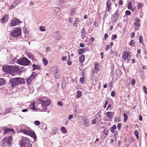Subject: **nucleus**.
<instances>
[{
  "mask_svg": "<svg viewBox=\"0 0 147 147\" xmlns=\"http://www.w3.org/2000/svg\"><path fill=\"white\" fill-rule=\"evenodd\" d=\"M25 82L24 79L17 77L11 79L9 81V84L11 86L12 88H15L20 84H24Z\"/></svg>",
  "mask_w": 147,
  "mask_h": 147,
  "instance_id": "1",
  "label": "nucleus"
},
{
  "mask_svg": "<svg viewBox=\"0 0 147 147\" xmlns=\"http://www.w3.org/2000/svg\"><path fill=\"white\" fill-rule=\"evenodd\" d=\"M16 69V66L9 65H3L2 67V70L10 74L17 71Z\"/></svg>",
  "mask_w": 147,
  "mask_h": 147,
  "instance_id": "2",
  "label": "nucleus"
},
{
  "mask_svg": "<svg viewBox=\"0 0 147 147\" xmlns=\"http://www.w3.org/2000/svg\"><path fill=\"white\" fill-rule=\"evenodd\" d=\"M38 101L40 102L38 105H41L42 107V111H45L47 108V107L51 104L50 100L47 99L45 101H44L41 98H38Z\"/></svg>",
  "mask_w": 147,
  "mask_h": 147,
  "instance_id": "3",
  "label": "nucleus"
},
{
  "mask_svg": "<svg viewBox=\"0 0 147 147\" xmlns=\"http://www.w3.org/2000/svg\"><path fill=\"white\" fill-rule=\"evenodd\" d=\"M20 145L21 147H32L29 140L26 137L22 138Z\"/></svg>",
  "mask_w": 147,
  "mask_h": 147,
  "instance_id": "4",
  "label": "nucleus"
},
{
  "mask_svg": "<svg viewBox=\"0 0 147 147\" xmlns=\"http://www.w3.org/2000/svg\"><path fill=\"white\" fill-rule=\"evenodd\" d=\"M10 34L14 37L18 38L22 34L21 28L18 27L14 28Z\"/></svg>",
  "mask_w": 147,
  "mask_h": 147,
  "instance_id": "5",
  "label": "nucleus"
},
{
  "mask_svg": "<svg viewBox=\"0 0 147 147\" xmlns=\"http://www.w3.org/2000/svg\"><path fill=\"white\" fill-rule=\"evenodd\" d=\"M17 63L20 65L28 66L29 65L30 61L26 57H24L17 60Z\"/></svg>",
  "mask_w": 147,
  "mask_h": 147,
  "instance_id": "6",
  "label": "nucleus"
},
{
  "mask_svg": "<svg viewBox=\"0 0 147 147\" xmlns=\"http://www.w3.org/2000/svg\"><path fill=\"white\" fill-rule=\"evenodd\" d=\"M20 131L24 134L30 136L34 139L36 138V136L35 133L34 132H32L31 130L28 129L27 128H24V129H21Z\"/></svg>",
  "mask_w": 147,
  "mask_h": 147,
  "instance_id": "7",
  "label": "nucleus"
},
{
  "mask_svg": "<svg viewBox=\"0 0 147 147\" xmlns=\"http://www.w3.org/2000/svg\"><path fill=\"white\" fill-rule=\"evenodd\" d=\"M22 23L20 20L16 18H14L11 21L9 26H15L18 25L20 23Z\"/></svg>",
  "mask_w": 147,
  "mask_h": 147,
  "instance_id": "8",
  "label": "nucleus"
},
{
  "mask_svg": "<svg viewBox=\"0 0 147 147\" xmlns=\"http://www.w3.org/2000/svg\"><path fill=\"white\" fill-rule=\"evenodd\" d=\"M13 138L12 136H10L6 137L3 140V142L5 144L7 143L8 145H11Z\"/></svg>",
  "mask_w": 147,
  "mask_h": 147,
  "instance_id": "9",
  "label": "nucleus"
},
{
  "mask_svg": "<svg viewBox=\"0 0 147 147\" xmlns=\"http://www.w3.org/2000/svg\"><path fill=\"white\" fill-rule=\"evenodd\" d=\"M80 117L82 118L80 121L81 124L86 127L89 126V123L87 121L86 117L84 116H81Z\"/></svg>",
  "mask_w": 147,
  "mask_h": 147,
  "instance_id": "10",
  "label": "nucleus"
},
{
  "mask_svg": "<svg viewBox=\"0 0 147 147\" xmlns=\"http://www.w3.org/2000/svg\"><path fill=\"white\" fill-rule=\"evenodd\" d=\"M123 59L125 61H129L130 59L131 56L128 53L125 52L122 55Z\"/></svg>",
  "mask_w": 147,
  "mask_h": 147,
  "instance_id": "11",
  "label": "nucleus"
},
{
  "mask_svg": "<svg viewBox=\"0 0 147 147\" xmlns=\"http://www.w3.org/2000/svg\"><path fill=\"white\" fill-rule=\"evenodd\" d=\"M119 10H117L116 12L114 13L112 16V19L113 21L115 22L119 18Z\"/></svg>",
  "mask_w": 147,
  "mask_h": 147,
  "instance_id": "12",
  "label": "nucleus"
},
{
  "mask_svg": "<svg viewBox=\"0 0 147 147\" xmlns=\"http://www.w3.org/2000/svg\"><path fill=\"white\" fill-rule=\"evenodd\" d=\"M0 131H2V130H3V131H4V135L6 134L8 132H10L11 131H14L12 129L6 128L5 127H4L3 128H1L0 129Z\"/></svg>",
  "mask_w": 147,
  "mask_h": 147,
  "instance_id": "13",
  "label": "nucleus"
},
{
  "mask_svg": "<svg viewBox=\"0 0 147 147\" xmlns=\"http://www.w3.org/2000/svg\"><path fill=\"white\" fill-rule=\"evenodd\" d=\"M8 19V16L7 15H5L3 18H1V22L2 23H5L6 22Z\"/></svg>",
  "mask_w": 147,
  "mask_h": 147,
  "instance_id": "14",
  "label": "nucleus"
},
{
  "mask_svg": "<svg viewBox=\"0 0 147 147\" xmlns=\"http://www.w3.org/2000/svg\"><path fill=\"white\" fill-rule=\"evenodd\" d=\"M81 32L82 34L81 35V37L82 39H84V38L86 37V35L85 30L84 28L81 30Z\"/></svg>",
  "mask_w": 147,
  "mask_h": 147,
  "instance_id": "15",
  "label": "nucleus"
},
{
  "mask_svg": "<svg viewBox=\"0 0 147 147\" xmlns=\"http://www.w3.org/2000/svg\"><path fill=\"white\" fill-rule=\"evenodd\" d=\"M51 71L54 74H57L59 72V69L55 67H53L51 68Z\"/></svg>",
  "mask_w": 147,
  "mask_h": 147,
  "instance_id": "16",
  "label": "nucleus"
},
{
  "mask_svg": "<svg viewBox=\"0 0 147 147\" xmlns=\"http://www.w3.org/2000/svg\"><path fill=\"white\" fill-rule=\"evenodd\" d=\"M106 5L107 6V9L108 10V11H109L111 9V3L110 1L109 0H108L106 2Z\"/></svg>",
  "mask_w": 147,
  "mask_h": 147,
  "instance_id": "17",
  "label": "nucleus"
},
{
  "mask_svg": "<svg viewBox=\"0 0 147 147\" xmlns=\"http://www.w3.org/2000/svg\"><path fill=\"white\" fill-rule=\"evenodd\" d=\"M135 23H134V26L138 28L140 26L139 23L140 20L138 18H136L135 20Z\"/></svg>",
  "mask_w": 147,
  "mask_h": 147,
  "instance_id": "18",
  "label": "nucleus"
},
{
  "mask_svg": "<svg viewBox=\"0 0 147 147\" xmlns=\"http://www.w3.org/2000/svg\"><path fill=\"white\" fill-rule=\"evenodd\" d=\"M97 123H98L101 121V118L100 115L97 114L96 115V118L95 119Z\"/></svg>",
  "mask_w": 147,
  "mask_h": 147,
  "instance_id": "19",
  "label": "nucleus"
},
{
  "mask_svg": "<svg viewBox=\"0 0 147 147\" xmlns=\"http://www.w3.org/2000/svg\"><path fill=\"white\" fill-rule=\"evenodd\" d=\"M127 8L128 9L131 11H134V9L132 8L131 3L130 1H129L127 4Z\"/></svg>",
  "mask_w": 147,
  "mask_h": 147,
  "instance_id": "20",
  "label": "nucleus"
},
{
  "mask_svg": "<svg viewBox=\"0 0 147 147\" xmlns=\"http://www.w3.org/2000/svg\"><path fill=\"white\" fill-rule=\"evenodd\" d=\"M80 19L78 18H76L74 20L73 24V26L76 27H78V23L79 22Z\"/></svg>",
  "mask_w": 147,
  "mask_h": 147,
  "instance_id": "21",
  "label": "nucleus"
},
{
  "mask_svg": "<svg viewBox=\"0 0 147 147\" xmlns=\"http://www.w3.org/2000/svg\"><path fill=\"white\" fill-rule=\"evenodd\" d=\"M58 129L55 127H53L52 129L51 134H55L58 133Z\"/></svg>",
  "mask_w": 147,
  "mask_h": 147,
  "instance_id": "22",
  "label": "nucleus"
},
{
  "mask_svg": "<svg viewBox=\"0 0 147 147\" xmlns=\"http://www.w3.org/2000/svg\"><path fill=\"white\" fill-rule=\"evenodd\" d=\"M86 50L85 49H81L78 50V53L79 55H81L82 54H83L86 51Z\"/></svg>",
  "mask_w": 147,
  "mask_h": 147,
  "instance_id": "23",
  "label": "nucleus"
},
{
  "mask_svg": "<svg viewBox=\"0 0 147 147\" xmlns=\"http://www.w3.org/2000/svg\"><path fill=\"white\" fill-rule=\"evenodd\" d=\"M117 128V126L116 125H114L113 126L110 128V130L111 131L112 133H114L115 132L114 130Z\"/></svg>",
  "mask_w": 147,
  "mask_h": 147,
  "instance_id": "24",
  "label": "nucleus"
},
{
  "mask_svg": "<svg viewBox=\"0 0 147 147\" xmlns=\"http://www.w3.org/2000/svg\"><path fill=\"white\" fill-rule=\"evenodd\" d=\"M107 115L109 118H111L113 117L114 114L113 113L111 112H108L107 113Z\"/></svg>",
  "mask_w": 147,
  "mask_h": 147,
  "instance_id": "25",
  "label": "nucleus"
},
{
  "mask_svg": "<svg viewBox=\"0 0 147 147\" xmlns=\"http://www.w3.org/2000/svg\"><path fill=\"white\" fill-rule=\"evenodd\" d=\"M37 76V74L36 72H34L32 73L30 77V78L33 80Z\"/></svg>",
  "mask_w": 147,
  "mask_h": 147,
  "instance_id": "26",
  "label": "nucleus"
},
{
  "mask_svg": "<svg viewBox=\"0 0 147 147\" xmlns=\"http://www.w3.org/2000/svg\"><path fill=\"white\" fill-rule=\"evenodd\" d=\"M79 61L80 62L82 63L84 62L85 60V56L84 55H81L79 57Z\"/></svg>",
  "mask_w": 147,
  "mask_h": 147,
  "instance_id": "27",
  "label": "nucleus"
},
{
  "mask_svg": "<svg viewBox=\"0 0 147 147\" xmlns=\"http://www.w3.org/2000/svg\"><path fill=\"white\" fill-rule=\"evenodd\" d=\"M32 67H33V70H34L36 69H40V67L39 66L36 65L34 64H32Z\"/></svg>",
  "mask_w": 147,
  "mask_h": 147,
  "instance_id": "28",
  "label": "nucleus"
},
{
  "mask_svg": "<svg viewBox=\"0 0 147 147\" xmlns=\"http://www.w3.org/2000/svg\"><path fill=\"white\" fill-rule=\"evenodd\" d=\"M33 80L30 78V77H29L26 80V81L27 83L28 84V85H30L31 84V82Z\"/></svg>",
  "mask_w": 147,
  "mask_h": 147,
  "instance_id": "29",
  "label": "nucleus"
},
{
  "mask_svg": "<svg viewBox=\"0 0 147 147\" xmlns=\"http://www.w3.org/2000/svg\"><path fill=\"white\" fill-rule=\"evenodd\" d=\"M82 96V93L81 91L78 90L77 92L76 98H77L80 97Z\"/></svg>",
  "mask_w": 147,
  "mask_h": 147,
  "instance_id": "30",
  "label": "nucleus"
},
{
  "mask_svg": "<svg viewBox=\"0 0 147 147\" xmlns=\"http://www.w3.org/2000/svg\"><path fill=\"white\" fill-rule=\"evenodd\" d=\"M61 132L63 134H65L67 132V129L64 127H61Z\"/></svg>",
  "mask_w": 147,
  "mask_h": 147,
  "instance_id": "31",
  "label": "nucleus"
},
{
  "mask_svg": "<svg viewBox=\"0 0 147 147\" xmlns=\"http://www.w3.org/2000/svg\"><path fill=\"white\" fill-rule=\"evenodd\" d=\"M53 10L55 13H57L60 11V9L58 7H55L53 8Z\"/></svg>",
  "mask_w": 147,
  "mask_h": 147,
  "instance_id": "32",
  "label": "nucleus"
},
{
  "mask_svg": "<svg viewBox=\"0 0 147 147\" xmlns=\"http://www.w3.org/2000/svg\"><path fill=\"white\" fill-rule=\"evenodd\" d=\"M123 116L124 117L123 122H126L128 119L127 115L126 113H124L123 114Z\"/></svg>",
  "mask_w": 147,
  "mask_h": 147,
  "instance_id": "33",
  "label": "nucleus"
},
{
  "mask_svg": "<svg viewBox=\"0 0 147 147\" xmlns=\"http://www.w3.org/2000/svg\"><path fill=\"white\" fill-rule=\"evenodd\" d=\"M100 65L98 63H96L95 65L94 68L95 70L97 71H98L99 69Z\"/></svg>",
  "mask_w": 147,
  "mask_h": 147,
  "instance_id": "34",
  "label": "nucleus"
},
{
  "mask_svg": "<svg viewBox=\"0 0 147 147\" xmlns=\"http://www.w3.org/2000/svg\"><path fill=\"white\" fill-rule=\"evenodd\" d=\"M129 81L131 82V84L132 86H134L135 84V80L133 78H131L129 79Z\"/></svg>",
  "mask_w": 147,
  "mask_h": 147,
  "instance_id": "35",
  "label": "nucleus"
},
{
  "mask_svg": "<svg viewBox=\"0 0 147 147\" xmlns=\"http://www.w3.org/2000/svg\"><path fill=\"white\" fill-rule=\"evenodd\" d=\"M143 6V4L140 3H138L137 5V7L138 9H140Z\"/></svg>",
  "mask_w": 147,
  "mask_h": 147,
  "instance_id": "36",
  "label": "nucleus"
},
{
  "mask_svg": "<svg viewBox=\"0 0 147 147\" xmlns=\"http://www.w3.org/2000/svg\"><path fill=\"white\" fill-rule=\"evenodd\" d=\"M143 38L142 36L141 35H140V36L139 38V42L140 43L142 44V45H144V42L143 41Z\"/></svg>",
  "mask_w": 147,
  "mask_h": 147,
  "instance_id": "37",
  "label": "nucleus"
},
{
  "mask_svg": "<svg viewBox=\"0 0 147 147\" xmlns=\"http://www.w3.org/2000/svg\"><path fill=\"white\" fill-rule=\"evenodd\" d=\"M129 45L133 47H135V44L134 41L133 40H131L129 44Z\"/></svg>",
  "mask_w": 147,
  "mask_h": 147,
  "instance_id": "38",
  "label": "nucleus"
},
{
  "mask_svg": "<svg viewBox=\"0 0 147 147\" xmlns=\"http://www.w3.org/2000/svg\"><path fill=\"white\" fill-rule=\"evenodd\" d=\"M5 83V80L3 78H0V86L3 85Z\"/></svg>",
  "mask_w": 147,
  "mask_h": 147,
  "instance_id": "39",
  "label": "nucleus"
},
{
  "mask_svg": "<svg viewBox=\"0 0 147 147\" xmlns=\"http://www.w3.org/2000/svg\"><path fill=\"white\" fill-rule=\"evenodd\" d=\"M76 9L75 8H73L72 9L70 13V15L71 16H73L74 14V12L76 11Z\"/></svg>",
  "mask_w": 147,
  "mask_h": 147,
  "instance_id": "40",
  "label": "nucleus"
},
{
  "mask_svg": "<svg viewBox=\"0 0 147 147\" xmlns=\"http://www.w3.org/2000/svg\"><path fill=\"white\" fill-rule=\"evenodd\" d=\"M40 30L42 32L45 31L46 30L44 26H41L40 27Z\"/></svg>",
  "mask_w": 147,
  "mask_h": 147,
  "instance_id": "41",
  "label": "nucleus"
},
{
  "mask_svg": "<svg viewBox=\"0 0 147 147\" xmlns=\"http://www.w3.org/2000/svg\"><path fill=\"white\" fill-rule=\"evenodd\" d=\"M42 61L44 65H47L48 64V61L45 59L44 58L42 59Z\"/></svg>",
  "mask_w": 147,
  "mask_h": 147,
  "instance_id": "42",
  "label": "nucleus"
},
{
  "mask_svg": "<svg viewBox=\"0 0 147 147\" xmlns=\"http://www.w3.org/2000/svg\"><path fill=\"white\" fill-rule=\"evenodd\" d=\"M17 5L16 4L14 3V2L12 3L11 7H10V9H13L15 8L16 6Z\"/></svg>",
  "mask_w": 147,
  "mask_h": 147,
  "instance_id": "43",
  "label": "nucleus"
},
{
  "mask_svg": "<svg viewBox=\"0 0 147 147\" xmlns=\"http://www.w3.org/2000/svg\"><path fill=\"white\" fill-rule=\"evenodd\" d=\"M27 56L30 59H33L34 58V56L31 54L29 53L28 54Z\"/></svg>",
  "mask_w": 147,
  "mask_h": 147,
  "instance_id": "44",
  "label": "nucleus"
},
{
  "mask_svg": "<svg viewBox=\"0 0 147 147\" xmlns=\"http://www.w3.org/2000/svg\"><path fill=\"white\" fill-rule=\"evenodd\" d=\"M61 35L60 34H56V35L55 38L57 40H59L61 39Z\"/></svg>",
  "mask_w": 147,
  "mask_h": 147,
  "instance_id": "45",
  "label": "nucleus"
},
{
  "mask_svg": "<svg viewBox=\"0 0 147 147\" xmlns=\"http://www.w3.org/2000/svg\"><path fill=\"white\" fill-rule=\"evenodd\" d=\"M142 88L144 92L146 94H147V89L145 86H143Z\"/></svg>",
  "mask_w": 147,
  "mask_h": 147,
  "instance_id": "46",
  "label": "nucleus"
},
{
  "mask_svg": "<svg viewBox=\"0 0 147 147\" xmlns=\"http://www.w3.org/2000/svg\"><path fill=\"white\" fill-rule=\"evenodd\" d=\"M70 56L69 55V59L67 61V64L68 65H70L72 64V62H71V60L70 59Z\"/></svg>",
  "mask_w": 147,
  "mask_h": 147,
  "instance_id": "47",
  "label": "nucleus"
},
{
  "mask_svg": "<svg viewBox=\"0 0 147 147\" xmlns=\"http://www.w3.org/2000/svg\"><path fill=\"white\" fill-rule=\"evenodd\" d=\"M125 15H126L127 16H129V15H130L131 14V13L130 12V11L129 10H127L125 11Z\"/></svg>",
  "mask_w": 147,
  "mask_h": 147,
  "instance_id": "48",
  "label": "nucleus"
},
{
  "mask_svg": "<svg viewBox=\"0 0 147 147\" xmlns=\"http://www.w3.org/2000/svg\"><path fill=\"white\" fill-rule=\"evenodd\" d=\"M121 123H118L117 125L118 129L119 131L121 127Z\"/></svg>",
  "mask_w": 147,
  "mask_h": 147,
  "instance_id": "49",
  "label": "nucleus"
},
{
  "mask_svg": "<svg viewBox=\"0 0 147 147\" xmlns=\"http://www.w3.org/2000/svg\"><path fill=\"white\" fill-rule=\"evenodd\" d=\"M34 123L35 125L38 126L40 124V122L38 121H36L34 122Z\"/></svg>",
  "mask_w": 147,
  "mask_h": 147,
  "instance_id": "50",
  "label": "nucleus"
},
{
  "mask_svg": "<svg viewBox=\"0 0 147 147\" xmlns=\"http://www.w3.org/2000/svg\"><path fill=\"white\" fill-rule=\"evenodd\" d=\"M80 82L83 84L85 82V79L84 78L82 77L80 79Z\"/></svg>",
  "mask_w": 147,
  "mask_h": 147,
  "instance_id": "51",
  "label": "nucleus"
},
{
  "mask_svg": "<svg viewBox=\"0 0 147 147\" xmlns=\"http://www.w3.org/2000/svg\"><path fill=\"white\" fill-rule=\"evenodd\" d=\"M97 123L96 121V120L95 119H94L92 120L91 122V123L92 125H94Z\"/></svg>",
  "mask_w": 147,
  "mask_h": 147,
  "instance_id": "52",
  "label": "nucleus"
},
{
  "mask_svg": "<svg viewBox=\"0 0 147 147\" xmlns=\"http://www.w3.org/2000/svg\"><path fill=\"white\" fill-rule=\"evenodd\" d=\"M54 74L55 75V76H54L55 78H56L57 79H58L60 78V76L58 74Z\"/></svg>",
  "mask_w": 147,
  "mask_h": 147,
  "instance_id": "53",
  "label": "nucleus"
},
{
  "mask_svg": "<svg viewBox=\"0 0 147 147\" xmlns=\"http://www.w3.org/2000/svg\"><path fill=\"white\" fill-rule=\"evenodd\" d=\"M134 134L136 136V137L138 138V131H134Z\"/></svg>",
  "mask_w": 147,
  "mask_h": 147,
  "instance_id": "54",
  "label": "nucleus"
},
{
  "mask_svg": "<svg viewBox=\"0 0 147 147\" xmlns=\"http://www.w3.org/2000/svg\"><path fill=\"white\" fill-rule=\"evenodd\" d=\"M22 0H15L14 2L15 3L16 5H17L18 3H20Z\"/></svg>",
  "mask_w": 147,
  "mask_h": 147,
  "instance_id": "55",
  "label": "nucleus"
},
{
  "mask_svg": "<svg viewBox=\"0 0 147 147\" xmlns=\"http://www.w3.org/2000/svg\"><path fill=\"white\" fill-rule=\"evenodd\" d=\"M117 37V36L116 35H113L111 37V39L113 40L116 38Z\"/></svg>",
  "mask_w": 147,
  "mask_h": 147,
  "instance_id": "56",
  "label": "nucleus"
},
{
  "mask_svg": "<svg viewBox=\"0 0 147 147\" xmlns=\"http://www.w3.org/2000/svg\"><path fill=\"white\" fill-rule=\"evenodd\" d=\"M31 105H32V107L31 108V109H32L33 110H36V109L35 107V105H34V104H32Z\"/></svg>",
  "mask_w": 147,
  "mask_h": 147,
  "instance_id": "57",
  "label": "nucleus"
},
{
  "mask_svg": "<svg viewBox=\"0 0 147 147\" xmlns=\"http://www.w3.org/2000/svg\"><path fill=\"white\" fill-rule=\"evenodd\" d=\"M111 95L113 97L115 96V92L114 91H113L111 92Z\"/></svg>",
  "mask_w": 147,
  "mask_h": 147,
  "instance_id": "58",
  "label": "nucleus"
},
{
  "mask_svg": "<svg viewBox=\"0 0 147 147\" xmlns=\"http://www.w3.org/2000/svg\"><path fill=\"white\" fill-rule=\"evenodd\" d=\"M67 56L64 57L63 56L61 59V60L62 61H66L67 60Z\"/></svg>",
  "mask_w": 147,
  "mask_h": 147,
  "instance_id": "59",
  "label": "nucleus"
},
{
  "mask_svg": "<svg viewBox=\"0 0 147 147\" xmlns=\"http://www.w3.org/2000/svg\"><path fill=\"white\" fill-rule=\"evenodd\" d=\"M108 101L107 100H106L105 102V103L104 105V108H105L106 107V106L108 104Z\"/></svg>",
  "mask_w": 147,
  "mask_h": 147,
  "instance_id": "60",
  "label": "nucleus"
},
{
  "mask_svg": "<svg viewBox=\"0 0 147 147\" xmlns=\"http://www.w3.org/2000/svg\"><path fill=\"white\" fill-rule=\"evenodd\" d=\"M135 36V33L134 32L131 33L130 35V37L131 38H134Z\"/></svg>",
  "mask_w": 147,
  "mask_h": 147,
  "instance_id": "61",
  "label": "nucleus"
},
{
  "mask_svg": "<svg viewBox=\"0 0 147 147\" xmlns=\"http://www.w3.org/2000/svg\"><path fill=\"white\" fill-rule=\"evenodd\" d=\"M119 119V118H118V117H115L114 119V121L115 122H119L120 121L119 120H118Z\"/></svg>",
  "mask_w": 147,
  "mask_h": 147,
  "instance_id": "62",
  "label": "nucleus"
},
{
  "mask_svg": "<svg viewBox=\"0 0 147 147\" xmlns=\"http://www.w3.org/2000/svg\"><path fill=\"white\" fill-rule=\"evenodd\" d=\"M108 37V35L107 33H106L105 34L104 36V38L105 40H106V39Z\"/></svg>",
  "mask_w": 147,
  "mask_h": 147,
  "instance_id": "63",
  "label": "nucleus"
},
{
  "mask_svg": "<svg viewBox=\"0 0 147 147\" xmlns=\"http://www.w3.org/2000/svg\"><path fill=\"white\" fill-rule=\"evenodd\" d=\"M57 104L59 106H62L63 105L62 103L60 101H59L58 102Z\"/></svg>",
  "mask_w": 147,
  "mask_h": 147,
  "instance_id": "64",
  "label": "nucleus"
}]
</instances>
